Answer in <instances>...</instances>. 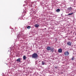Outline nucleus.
Masks as SVG:
<instances>
[{
    "instance_id": "dca6fc26",
    "label": "nucleus",
    "mask_w": 76,
    "mask_h": 76,
    "mask_svg": "<svg viewBox=\"0 0 76 76\" xmlns=\"http://www.w3.org/2000/svg\"><path fill=\"white\" fill-rule=\"evenodd\" d=\"M55 69H57L58 68V66H55Z\"/></svg>"
},
{
    "instance_id": "6e6552de",
    "label": "nucleus",
    "mask_w": 76,
    "mask_h": 76,
    "mask_svg": "<svg viewBox=\"0 0 76 76\" xmlns=\"http://www.w3.org/2000/svg\"><path fill=\"white\" fill-rule=\"evenodd\" d=\"M60 10L59 9H58L56 10V11L57 12H60Z\"/></svg>"
},
{
    "instance_id": "0eeeda50",
    "label": "nucleus",
    "mask_w": 76,
    "mask_h": 76,
    "mask_svg": "<svg viewBox=\"0 0 76 76\" xmlns=\"http://www.w3.org/2000/svg\"><path fill=\"white\" fill-rule=\"evenodd\" d=\"M17 61H18V62H20V58H18L16 60Z\"/></svg>"
},
{
    "instance_id": "2eb2a0df",
    "label": "nucleus",
    "mask_w": 76,
    "mask_h": 76,
    "mask_svg": "<svg viewBox=\"0 0 76 76\" xmlns=\"http://www.w3.org/2000/svg\"><path fill=\"white\" fill-rule=\"evenodd\" d=\"M71 60H74V57H72L71 58Z\"/></svg>"
},
{
    "instance_id": "a211bd4d",
    "label": "nucleus",
    "mask_w": 76,
    "mask_h": 76,
    "mask_svg": "<svg viewBox=\"0 0 76 76\" xmlns=\"http://www.w3.org/2000/svg\"><path fill=\"white\" fill-rule=\"evenodd\" d=\"M45 29H46V28H45Z\"/></svg>"
},
{
    "instance_id": "423d86ee",
    "label": "nucleus",
    "mask_w": 76,
    "mask_h": 76,
    "mask_svg": "<svg viewBox=\"0 0 76 76\" xmlns=\"http://www.w3.org/2000/svg\"><path fill=\"white\" fill-rule=\"evenodd\" d=\"M58 53H62V49H59L58 50Z\"/></svg>"
},
{
    "instance_id": "9b49d317",
    "label": "nucleus",
    "mask_w": 76,
    "mask_h": 76,
    "mask_svg": "<svg viewBox=\"0 0 76 76\" xmlns=\"http://www.w3.org/2000/svg\"><path fill=\"white\" fill-rule=\"evenodd\" d=\"M26 56H23V60H26Z\"/></svg>"
},
{
    "instance_id": "ddd939ff",
    "label": "nucleus",
    "mask_w": 76,
    "mask_h": 76,
    "mask_svg": "<svg viewBox=\"0 0 76 76\" xmlns=\"http://www.w3.org/2000/svg\"><path fill=\"white\" fill-rule=\"evenodd\" d=\"M42 65H44V64H45V63H44V62L43 61H42Z\"/></svg>"
},
{
    "instance_id": "7ed1b4c3",
    "label": "nucleus",
    "mask_w": 76,
    "mask_h": 76,
    "mask_svg": "<svg viewBox=\"0 0 76 76\" xmlns=\"http://www.w3.org/2000/svg\"><path fill=\"white\" fill-rule=\"evenodd\" d=\"M67 45L69 46H71L72 45V43L69 41L67 42Z\"/></svg>"
},
{
    "instance_id": "39448f33",
    "label": "nucleus",
    "mask_w": 76,
    "mask_h": 76,
    "mask_svg": "<svg viewBox=\"0 0 76 76\" xmlns=\"http://www.w3.org/2000/svg\"><path fill=\"white\" fill-rule=\"evenodd\" d=\"M51 51H52V52H54V48H51Z\"/></svg>"
},
{
    "instance_id": "f3484780",
    "label": "nucleus",
    "mask_w": 76,
    "mask_h": 76,
    "mask_svg": "<svg viewBox=\"0 0 76 76\" xmlns=\"http://www.w3.org/2000/svg\"><path fill=\"white\" fill-rule=\"evenodd\" d=\"M75 35L76 36V32L75 33Z\"/></svg>"
},
{
    "instance_id": "f03ea898",
    "label": "nucleus",
    "mask_w": 76,
    "mask_h": 76,
    "mask_svg": "<svg viewBox=\"0 0 76 76\" xmlns=\"http://www.w3.org/2000/svg\"><path fill=\"white\" fill-rule=\"evenodd\" d=\"M64 54L65 56H68L69 55V53L68 51H66L65 52Z\"/></svg>"
},
{
    "instance_id": "20e7f679",
    "label": "nucleus",
    "mask_w": 76,
    "mask_h": 76,
    "mask_svg": "<svg viewBox=\"0 0 76 76\" xmlns=\"http://www.w3.org/2000/svg\"><path fill=\"white\" fill-rule=\"evenodd\" d=\"M46 49L48 51H50V50H51V47L48 46Z\"/></svg>"
},
{
    "instance_id": "6ab92c4d",
    "label": "nucleus",
    "mask_w": 76,
    "mask_h": 76,
    "mask_svg": "<svg viewBox=\"0 0 76 76\" xmlns=\"http://www.w3.org/2000/svg\"><path fill=\"white\" fill-rule=\"evenodd\" d=\"M39 62H40V61H39Z\"/></svg>"
},
{
    "instance_id": "1a4fd4ad",
    "label": "nucleus",
    "mask_w": 76,
    "mask_h": 76,
    "mask_svg": "<svg viewBox=\"0 0 76 76\" xmlns=\"http://www.w3.org/2000/svg\"><path fill=\"white\" fill-rule=\"evenodd\" d=\"M35 27L36 28H38V27H39V25L38 24H36L35 26Z\"/></svg>"
},
{
    "instance_id": "f257e3e1",
    "label": "nucleus",
    "mask_w": 76,
    "mask_h": 76,
    "mask_svg": "<svg viewBox=\"0 0 76 76\" xmlns=\"http://www.w3.org/2000/svg\"><path fill=\"white\" fill-rule=\"evenodd\" d=\"M38 57V54L36 53H34L32 55L31 58H37Z\"/></svg>"
},
{
    "instance_id": "f8f14e48",
    "label": "nucleus",
    "mask_w": 76,
    "mask_h": 76,
    "mask_svg": "<svg viewBox=\"0 0 76 76\" xmlns=\"http://www.w3.org/2000/svg\"><path fill=\"white\" fill-rule=\"evenodd\" d=\"M31 28V27L30 26H28L27 27V28L28 29H30V28Z\"/></svg>"
},
{
    "instance_id": "9d476101",
    "label": "nucleus",
    "mask_w": 76,
    "mask_h": 76,
    "mask_svg": "<svg viewBox=\"0 0 76 76\" xmlns=\"http://www.w3.org/2000/svg\"><path fill=\"white\" fill-rule=\"evenodd\" d=\"M68 10H72V8L70 7L68 8Z\"/></svg>"
},
{
    "instance_id": "4468645a",
    "label": "nucleus",
    "mask_w": 76,
    "mask_h": 76,
    "mask_svg": "<svg viewBox=\"0 0 76 76\" xmlns=\"http://www.w3.org/2000/svg\"><path fill=\"white\" fill-rule=\"evenodd\" d=\"M73 13L72 12L71 13L69 14H68V15H73Z\"/></svg>"
}]
</instances>
